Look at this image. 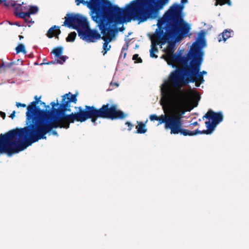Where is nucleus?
Wrapping results in <instances>:
<instances>
[{
    "mask_svg": "<svg viewBox=\"0 0 249 249\" xmlns=\"http://www.w3.org/2000/svg\"><path fill=\"white\" fill-rule=\"evenodd\" d=\"M169 0H134V4L139 11L137 18L141 21H145L148 19L155 18L159 11L162 9ZM187 2V0H181L182 3Z\"/></svg>",
    "mask_w": 249,
    "mask_h": 249,
    "instance_id": "obj_6",
    "label": "nucleus"
},
{
    "mask_svg": "<svg viewBox=\"0 0 249 249\" xmlns=\"http://www.w3.org/2000/svg\"><path fill=\"white\" fill-rule=\"evenodd\" d=\"M19 39L21 40L22 38H23V36H19Z\"/></svg>",
    "mask_w": 249,
    "mask_h": 249,
    "instance_id": "obj_40",
    "label": "nucleus"
},
{
    "mask_svg": "<svg viewBox=\"0 0 249 249\" xmlns=\"http://www.w3.org/2000/svg\"><path fill=\"white\" fill-rule=\"evenodd\" d=\"M192 124L194 126H196V125H197L198 124V123L197 122H195L194 123H193Z\"/></svg>",
    "mask_w": 249,
    "mask_h": 249,
    "instance_id": "obj_39",
    "label": "nucleus"
},
{
    "mask_svg": "<svg viewBox=\"0 0 249 249\" xmlns=\"http://www.w3.org/2000/svg\"><path fill=\"white\" fill-rule=\"evenodd\" d=\"M61 34V31L59 29V27L54 25L49 29L48 30L47 36L49 38H52L55 36L56 38H58V36Z\"/></svg>",
    "mask_w": 249,
    "mask_h": 249,
    "instance_id": "obj_15",
    "label": "nucleus"
},
{
    "mask_svg": "<svg viewBox=\"0 0 249 249\" xmlns=\"http://www.w3.org/2000/svg\"><path fill=\"white\" fill-rule=\"evenodd\" d=\"M125 9L119 8L105 18L96 22L98 24L101 33L103 35L101 38L105 41L102 53L105 55L109 50L111 46L108 45L118 32L116 25L124 22H130L132 19L137 20L139 23L143 22L137 18L139 11L132 1L127 4Z\"/></svg>",
    "mask_w": 249,
    "mask_h": 249,
    "instance_id": "obj_4",
    "label": "nucleus"
},
{
    "mask_svg": "<svg viewBox=\"0 0 249 249\" xmlns=\"http://www.w3.org/2000/svg\"><path fill=\"white\" fill-rule=\"evenodd\" d=\"M76 36V33L75 32H71L66 38L67 42H73L74 41Z\"/></svg>",
    "mask_w": 249,
    "mask_h": 249,
    "instance_id": "obj_24",
    "label": "nucleus"
},
{
    "mask_svg": "<svg viewBox=\"0 0 249 249\" xmlns=\"http://www.w3.org/2000/svg\"><path fill=\"white\" fill-rule=\"evenodd\" d=\"M41 96L37 97V96H35V101L32 102L27 107V111L26 112V124L28 125L30 123H32L40 115L45 113L48 110L41 109L37 105L40 102Z\"/></svg>",
    "mask_w": 249,
    "mask_h": 249,
    "instance_id": "obj_11",
    "label": "nucleus"
},
{
    "mask_svg": "<svg viewBox=\"0 0 249 249\" xmlns=\"http://www.w3.org/2000/svg\"><path fill=\"white\" fill-rule=\"evenodd\" d=\"M125 124L127 125L128 131L131 130L134 126V125L129 122H126Z\"/></svg>",
    "mask_w": 249,
    "mask_h": 249,
    "instance_id": "obj_29",
    "label": "nucleus"
},
{
    "mask_svg": "<svg viewBox=\"0 0 249 249\" xmlns=\"http://www.w3.org/2000/svg\"><path fill=\"white\" fill-rule=\"evenodd\" d=\"M151 49L150 50V55L152 58H157L158 55L155 54L156 53L158 52V49L157 47V45L153 42H152Z\"/></svg>",
    "mask_w": 249,
    "mask_h": 249,
    "instance_id": "obj_19",
    "label": "nucleus"
},
{
    "mask_svg": "<svg viewBox=\"0 0 249 249\" xmlns=\"http://www.w3.org/2000/svg\"><path fill=\"white\" fill-rule=\"evenodd\" d=\"M35 65H39L37 62H35Z\"/></svg>",
    "mask_w": 249,
    "mask_h": 249,
    "instance_id": "obj_41",
    "label": "nucleus"
},
{
    "mask_svg": "<svg viewBox=\"0 0 249 249\" xmlns=\"http://www.w3.org/2000/svg\"><path fill=\"white\" fill-rule=\"evenodd\" d=\"M15 113L16 111H13V112L10 114V117H11L12 119H13L15 116Z\"/></svg>",
    "mask_w": 249,
    "mask_h": 249,
    "instance_id": "obj_35",
    "label": "nucleus"
},
{
    "mask_svg": "<svg viewBox=\"0 0 249 249\" xmlns=\"http://www.w3.org/2000/svg\"><path fill=\"white\" fill-rule=\"evenodd\" d=\"M16 106L18 107H26V105L24 104H22V103H18V102H17L16 103Z\"/></svg>",
    "mask_w": 249,
    "mask_h": 249,
    "instance_id": "obj_32",
    "label": "nucleus"
},
{
    "mask_svg": "<svg viewBox=\"0 0 249 249\" xmlns=\"http://www.w3.org/2000/svg\"><path fill=\"white\" fill-rule=\"evenodd\" d=\"M126 54V53H124V58H125Z\"/></svg>",
    "mask_w": 249,
    "mask_h": 249,
    "instance_id": "obj_42",
    "label": "nucleus"
},
{
    "mask_svg": "<svg viewBox=\"0 0 249 249\" xmlns=\"http://www.w3.org/2000/svg\"><path fill=\"white\" fill-rule=\"evenodd\" d=\"M128 48V45H127L126 47L124 46L122 48V51L125 50H127Z\"/></svg>",
    "mask_w": 249,
    "mask_h": 249,
    "instance_id": "obj_38",
    "label": "nucleus"
},
{
    "mask_svg": "<svg viewBox=\"0 0 249 249\" xmlns=\"http://www.w3.org/2000/svg\"><path fill=\"white\" fill-rule=\"evenodd\" d=\"M52 134L54 136H58V133L55 130L53 131Z\"/></svg>",
    "mask_w": 249,
    "mask_h": 249,
    "instance_id": "obj_37",
    "label": "nucleus"
},
{
    "mask_svg": "<svg viewBox=\"0 0 249 249\" xmlns=\"http://www.w3.org/2000/svg\"><path fill=\"white\" fill-rule=\"evenodd\" d=\"M75 2L77 5L80 3L87 5L91 11V18L95 22L120 8L108 0H75Z\"/></svg>",
    "mask_w": 249,
    "mask_h": 249,
    "instance_id": "obj_7",
    "label": "nucleus"
},
{
    "mask_svg": "<svg viewBox=\"0 0 249 249\" xmlns=\"http://www.w3.org/2000/svg\"><path fill=\"white\" fill-rule=\"evenodd\" d=\"M40 104L43 105L46 108L45 109H47V108L49 107V106H46V105L45 103L41 102L40 101Z\"/></svg>",
    "mask_w": 249,
    "mask_h": 249,
    "instance_id": "obj_34",
    "label": "nucleus"
},
{
    "mask_svg": "<svg viewBox=\"0 0 249 249\" xmlns=\"http://www.w3.org/2000/svg\"><path fill=\"white\" fill-rule=\"evenodd\" d=\"M211 119L212 122L210 121L205 122L207 130L200 131L196 129L195 131L189 130V136H194L199 134H210L214 130L216 125L221 122L223 120V116L221 112H215L211 109H209L208 112L203 117V119Z\"/></svg>",
    "mask_w": 249,
    "mask_h": 249,
    "instance_id": "obj_9",
    "label": "nucleus"
},
{
    "mask_svg": "<svg viewBox=\"0 0 249 249\" xmlns=\"http://www.w3.org/2000/svg\"><path fill=\"white\" fill-rule=\"evenodd\" d=\"M232 32V30L231 29L225 30L221 34L219 35L218 36V41L221 42L222 40L225 41L231 36Z\"/></svg>",
    "mask_w": 249,
    "mask_h": 249,
    "instance_id": "obj_17",
    "label": "nucleus"
},
{
    "mask_svg": "<svg viewBox=\"0 0 249 249\" xmlns=\"http://www.w3.org/2000/svg\"><path fill=\"white\" fill-rule=\"evenodd\" d=\"M169 55H168L167 53H165V54H163L161 56V58L164 59L167 62V61H168L169 60Z\"/></svg>",
    "mask_w": 249,
    "mask_h": 249,
    "instance_id": "obj_30",
    "label": "nucleus"
},
{
    "mask_svg": "<svg viewBox=\"0 0 249 249\" xmlns=\"http://www.w3.org/2000/svg\"><path fill=\"white\" fill-rule=\"evenodd\" d=\"M63 25L78 31L88 28V22L86 18L80 14H68L65 17Z\"/></svg>",
    "mask_w": 249,
    "mask_h": 249,
    "instance_id": "obj_10",
    "label": "nucleus"
},
{
    "mask_svg": "<svg viewBox=\"0 0 249 249\" xmlns=\"http://www.w3.org/2000/svg\"><path fill=\"white\" fill-rule=\"evenodd\" d=\"M202 61L203 59L201 60H196L188 69H184L183 72L185 76L174 87L178 88L179 90L182 86L190 83H195L196 86L199 87L204 82L203 76L199 72Z\"/></svg>",
    "mask_w": 249,
    "mask_h": 249,
    "instance_id": "obj_8",
    "label": "nucleus"
},
{
    "mask_svg": "<svg viewBox=\"0 0 249 249\" xmlns=\"http://www.w3.org/2000/svg\"><path fill=\"white\" fill-rule=\"evenodd\" d=\"M12 2H11L10 1H8V0H0V4L3 3L4 5L7 7L11 6V3Z\"/></svg>",
    "mask_w": 249,
    "mask_h": 249,
    "instance_id": "obj_27",
    "label": "nucleus"
},
{
    "mask_svg": "<svg viewBox=\"0 0 249 249\" xmlns=\"http://www.w3.org/2000/svg\"><path fill=\"white\" fill-rule=\"evenodd\" d=\"M216 2L215 3V6H217L218 5H223L226 4H228L229 6L231 5V0H215Z\"/></svg>",
    "mask_w": 249,
    "mask_h": 249,
    "instance_id": "obj_21",
    "label": "nucleus"
},
{
    "mask_svg": "<svg viewBox=\"0 0 249 249\" xmlns=\"http://www.w3.org/2000/svg\"><path fill=\"white\" fill-rule=\"evenodd\" d=\"M38 11V8L36 6H30L29 8L28 9V12H26L28 13V14L32 15V14H35L37 13Z\"/></svg>",
    "mask_w": 249,
    "mask_h": 249,
    "instance_id": "obj_23",
    "label": "nucleus"
},
{
    "mask_svg": "<svg viewBox=\"0 0 249 249\" xmlns=\"http://www.w3.org/2000/svg\"><path fill=\"white\" fill-rule=\"evenodd\" d=\"M11 6L15 9V12H28L30 5H28L22 2L21 4H17L15 1L11 3Z\"/></svg>",
    "mask_w": 249,
    "mask_h": 249,
    "instance_id": "obj_14",
    "label": "nucleus"
},
{
    "mask_svg": "<svg viewBox=\"0 0 249 249\" xmlns=\"http://www.w3.org/2000/svg\"><path fill=\"white\" fill-rule=\"evenodd\" d=\"M17 53H23L24 54L26 53V51L24 45L22 44H19L16 48Z\"/></svg>",
    "mask_w": 249,
    "mask_h": 249,
    "instance_id": "obj_22",
    "label": "nucleus"
},
{
    "mask_svg": "<svg viewBox=\"0 0 249 249\" xmlns=\"http://www.w3.org/2000/svg\"><path fill=\"white\" fill-rule=\"evenodd\" d=\"M63 48L62 47H57L56 48H55L53 49V50L52 52V53H53L55 56L59 57L60 55H61L63 53Z\"/></svg>",
    "mask_w": 249,
    "mask_h": 249,
    "instance_id": "obj_20",
    "label": "nucleus"
},
{
    "mask_svg": "<svg viewBox=\"0 0 249 249\" xmlns=\"http://www.w3.org/2000/svg\"><path fill=\"white\" fill-rule=\"evenodd\" d=\"M132 59L133 60H135L136 63H142V59L139 56V54H138L133 55Z\"/></svg>",
    "mask_w": 249,
    "mask_h": 249,
    "instance_id": "obj_26",
    "label": "nucleus"
},
{
    "mask_svg": "<svg viewBox=\"0 0 249 249\" xmlns=\"http://www.w3.org/2000/svg\"><path fill=\"white\" fill-rule=\"evenodd\" d=\"M169 55V60L167 61V64L169 65H171L173 68L175 67V63H178L179 57L180 54H176L173 53Z\"/></svg>",
    "mask_w": 249,
    "mask_h": 249,
    "instance_id": "obj_16",
    "label": "nucleus"
},
{
    "mask_svg": "<svg viewBox=\"0 0 249 249\" xmlns=\"http://www.w3.org/2000/svg\"><path fill=\"white\" fill-rule=\"evenodd\" d=\"M199 72L202 74V75L203 76L204 74H207V71H199Z\"/></svg>",
    "mask_w": 249,
    "mask_h": 249,
    "instance_id": "obj_36",
    "label": "nucleus"
},
{
    "mask_svg": "<svg viewBox=\"0 0 249 249\" xmlns=\"http://www.w3.org/2000/svg\"><path fill=\"white\" fill-rule=\"evenodd\" d=\"M0 116L1 118H2L4 119L6 117V114L4 112L0 111Z\"/></svg>",
    "mask_w": 249,
    "mask_h": 249,
    "instance_id": "obj_33",
    "label": "nucleus"
},
{
    "mask_svg": "<svg viewBox=\"0 0 249 249\" xmlns=\"http://www.w3.org/2000/svg\"><path fill=\"white\" fill-rule=\"evenodd\" d=\"M77 95L71 92L64 94L62 96L60 104L58 101L52 102L51 110H48L26 126L0 134V145L2 154L11 156L18 153L40 140L46 139V135L53 128L68 129L70 124L75 121L84 122L90 119L95 124L98 118L113 120L125 117L124 113L118 109L117 105L108 103L102 105L99 108L87 105L85 108L80 107L78 112L66 114L67 111H71V103H76Z\"/></svg>",
    "mask_w": 249,
    "mask_h": 249,
    "instance_id": "obj_1",
    "label": "nucleus"
},
{
    "mask_svg": "<svg viewBox=\"0 0 249 249\" xmlns=\"http://www.w3.org/2000/svg\"><path fill=\"white\" fill-rule=\"evenodd\" d=\"M45 60H46V59H45V58H44V59H43V62H45Z\"/></svg>",
    "mask_w": 249,
    "mask_h": 249,
    "instance_id": "obj_43",
    "label": "nucleus"
},
{
    "mask_svg": "<svg viewBox=\"0 0 249 249\" xmlns=\"http://www.w3.org/2000/svg\"><path fill=\"white\" fill-rule=\"evenodd\" d=\"M78 34L80 38L88 43L95 42L102 37L96 30L90 29L89 27L78 31Z\"/></svg>",
    "mask_w": 249,
    "mask_h": 249,
    "instance_id": "obj_12",
    "label": "nucleus"
},
{
    "mask_svg": "<svg viewBox=\"0 0 249 249\" xmlns=\"http://www.w3.org/2000/svg\"><path fill=\"white\" fill-rule=\"evenodd\" d=\"M183 8L180 4L174 3L158 20L155 36L161 45L168 43L164 50L168 55L174 53L175 42L187 36L191 30L190 25L183 19Z\"/></svg>",
    "mask_w": 249,
    "mask_h": 249,
    "instance_id": "obj_2",
    "label": "nucleus"
},
{
    "mask_svg": "<svg viewBox=\"0 0 249 249\" xmlns=\"http://www.w3.org/2000/svg\"><path fill=\"white\" fill-rule=\"evenodd\" d=\"M57 58V63L62 64H63L65 61L66 60V59L68 58L67 56L64 55H60L59 57H56Z\"/></svg>",
    "mask_w": 249,
    "mask_h": 249,
    "instance_id": "obj_25",
    "label": "nucleus"
},
{
    "mask_svg": "<svg viewBox=\"0 0 249 249\" xmlns=\"http://www.w3.org/2000/svg\"><path fill=\"white\" fill-rule=\"evenodd\" d=\"M15 15L16 17L23 19L25 22L27 23L28 27H31L34 23L32 18H31V15L28 14L26 12H15Z\"/></svg>",
    "mask_w": 249,
    "mask_h": 249,
    "instance_id": "obj_13",
    "label": "nucleus"
},
{
    "mask_svg": "<svg viewBox=\"0 0 249 249\" xmlns=\"http://www.w3.org/2000/svg\"><path fill=\"white\" fill-rule=\"evenodd\" d=\"M162 100L167 104H172L173 107V114L171 115H161L158 116V125L164 123L166 129H170L171 134H180L183 136H189V130L183 128L182 116L187 111L186 108L195 98L196 93L192 90L179 89L176 92L165 82L161 88Z\"/></svg>",
    "mask_w": 249,
    "mask_h": 249,
    "instance_id": "obj_3",
    "label": "nucleus"
},
{
    "mask_svg": "<svg viewBox=\"0 0 249 249\" xmlns=\"http://www.w3.org/2000/svg\"><path fill=\"white\" fill-rule=\"evenodd\" d=\"M149 118L151 121H158V116L156 114H152L149 116Z\"/></svg>",
    "mask_w": 249,
    "mask_h": 249,
    "instance_id": "obj_28",
    "label": "nucleus"
},
{
    "mask_svg": "<svg viewBox=\"0 0 249 249\" xmlns=\"http://www.w3.org/2000/svg\"><path fill=\"white\" fill-rule=\"evenodd\" d=\"M55 63V61H52L48 62H42L40 64V65H45V64H46V65L54 64Z\"/></svg>",
    "mask_w": 249,
    "mask_h": 249,
    "instance_id": "obj_31",
    "label": "nucleus"
},
{
    "mask_svg": "<svg viewBox=\"0 0 249 249\" xmlns=\"http://www.w3.org/2000/svg\"><path fill=\"white\" fill-rule=\"evenodd\" d=\"M147 121L145 122V123L142 122L137 121V123L138 125L136 126V128L137 129V131H136V133L138 134H144L147 131V128H146V123Z\"/></svg>",
    "mask_w": 249,
    "mask_h": 249,
    "instance_id": "obj_18",
    "label": "nucleus"
},
{
    "mask_svg": "<svg viewBox=\"0 0 249 249\" xmlns=\"http://www.w3.org/2000/svg\"><path fill=\"white\" fill-rule=\"evenodd\" d=\"M204 36V33L201 31L199 38L193 43L187 56H182L180 54L178 64L182 66L177 67L176 70L170 73L169 77V82L173 87L178 83L181 78L185 76L183 72L184 69H188L196 60L202 59L203 52L201 51V48L206 45Z\"/></svg>",
    "mask_w": 249,
    "mask_h": 249,
    "instance_id": "obj_5",
    "label": "nucleus"
}]
</instances>
